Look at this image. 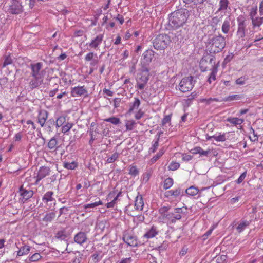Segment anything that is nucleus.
<instances>
[{
  "label": "nucleus",
  "mask_w": 263,
  "mask_h": 263,
  "mask_svg": "<svg viewBox=\"0 0 263 263\" xmlns=\"http://www.w3.org/2000/svg\"><path fill=\"white\" fill-rule=\"evenodd\" d=\"M194 85L193 77L189 76L183 78L179 83L178 88L182 92H186L191 91Z\"/></svg>",
  "instance_id": "423d86ee"
},
{
  "label": "nucleus",
  "mask_w": 263,
  "mask_h": 263,
  "mask_svg": "<svg viewBox=\"0 0 263 263\" xmlns=\"http://www.w3.org/2000/svg\"><path fill=\"white\" fill-rule=\"evenodd\" d=\"M102 204L103 202L101 200H99L98 201H96L92 203L85 204L84 205V209H87L88 208H94Z\"/></svg>",
  "instance_id": "37998d69"
},
{
  "label": "nucleus",
  "mask_w": 263,
  "mask_h": 263,
  "mask_svg": "<svg viewBox=\"0 0 263 263\" xmlns=\"http://www.w3.org/2000/svg\"><path fill=\"white\" fill-rule=\"evenodd\" d=\"M180 167V164L176 162H172L168 166V169L171 171H175Z\"/></svg>",
  "instance_id": "de8ad7c7"
},
{
  "label": "nucleus",
  "mask_w": 263,
  "mask_h": 263,
  "mask_svg": "<svg viewBox=\"0 0 263 263\" xmlns=\"http://www.w3.org/2000/svg\"><path fill=\"white\" fill-rule=\"evenodd\" d=\"M230 29V23L228 21H224L222 26V31L224 33H227Z\"/></svg>",
  "instance_id": "79ce46f5"
},
{
  "label": "nucleus",
  "mask_w": 263,
  "mask_h": 263,
  "mask_svg": "<svg viewBox=\"0 0 263 263\" xmlns=\"http://www.w3.org/2000/svg\"><path fill=\"white\" fill-rule=\"evenodd\" d=\"M229 1L228 0H220L219 2V8L218 11H221L222 10H226L228 6Z\"/></svg>",
  "instance_id": "2f4dec72"
},
{
  "label": "nucleus",
  "mask_w": 263,
  "mask_h": 263,
  "mask_svg": "<svg viewBox=\"0 0 263 263\" xmlns=\"http://www.w3.org/2000/svg\"><path fill=\"white\" fill-rule=\"evenodd\" d=\"M55 217V214L53 212H50L45 215L43 218V221H45L47 224L49 222H51Z\"/></svg>",
  "instance_id": "cd10ccee"
},
{
  "label": "nucleus",
  "mask_w": 263,
  "mask_h": 263,
  "mask_svg": "<svg viewBox=\"0 0 263 263\" xmlns=\"http://www.w3.org/2000/svg\"><path fill=\"white\" fill-rule=\"evenodd\" d=\"M53 193L52 191L46 192L43 197V201L46 202L52 201L54 199L53 198Z\"/></svg>",
  "instance_id": "7c9ffc66"
},
{
  "label": "nucleus",
  "mask_w": 263,
  "mask_h": 263,
  "mask_svg": "<svg viewBox=\"0 0 263 263\" xmlns=\"http://www.w3.org/2000/svg\"><path fill=\"white\" fill-rule=\"evenodd\" d=\"M257 6H255L254 7H252L251 9L250 15L251 16V19L254 18V17L256 16L257 14Z\"/></svg>",
  "instance_id": "4d7b16f0"
},
{
  "label": "nucleus",
  "mask_w": 263,
  "mask_h": 263,
  "mask_svg": "<svg viewBox=\"0 0 263 263\" xmlns=\"http://www.w3.org/2000/svg\"><path fill=\"white\" fill-rule=\"evenodd\" d=\"M234 57V54L231 53L228 55L224 59V62L226 63L229 62Z\"/></svg>",
  "instance_id": "0e129e2a"
},
{
  "label": "nucleus",
  "mask_w": 263,
  "mask_h": 263,
  "mask_svg": "<svg viewBox=\"0 0 263 263\" xmlns=\"http://www.w3.org/2000/svg\"><path fill=\"white\" fill-rule=\"evenodd\" d=\"M48 117V112L44 109H41L39 111L37 115V122L42 127H44L45 122Z\"/></svg>",
  "instance_id": "4468645a"
},
{
  "label": "nucleus",
  "mask_w": 263,
  "mask_h": 263,
  "mask_svg": "<svg viewBox=\"0 0 263 263\" xmlns=\"http://www.w3.org/2000/svg\"><path fill=\"white\" fill-rule=\"evenodd\" d=\"M104 121L107 122L111 123L114 125H118L120 123V119L116 117H112L104 119Z\"/></svg>",
  "instance_id": "f704fd0d"
},
{
  "label": "nucleus",
  "mask_w": 263,
  "mask_h": 263,
  "mask_svg": "<svg viewBox=\"0 0 263 263\" xmlns=\"http://www.w3.org/2000/svg\"><path fill=\"white\" fill-rule=\"evenodd\" d=\"M30 251V247L28 246H23L17 252L18 256H23L27 254Z\"/></svg>",
  "instance_id": "c85d7f7f"
},
{
  "label": "nucleus",
  "mask_w": 263,
  "mask_h": 263,
  "mask_svg": "<svg viewBox=\"0 0 263 263\" xmlns=\"http://www.w3.org/2000/svg\"><path fill=\"white\" fill-rule=\"evenodd\" d=\"M43 79H34L32 80L29 82V85L31 89H34L36 88L39 86L41 81H42Z\"/></svg>",
  "instance_id": "72a5a7b5"
},
{
  "label": "nucleus",
  "mask_w": 263,
  "mask_h": 263,
  "mask_svg": "<svg viewBox=\"0 0 263 263\" xmlns=\"http://www.w3.org/2000/svg\"><path fill=\"white\" fill-rule=\"evenodd\" d=\"M103 92L104 93L107 95L108 96L112 97L114 95V92L111 91L109 89L104 88L103 90Z\"/></svg>",
  "instance_id": "e2e57ef3"
},
{
  "label": "nucleus",
  "mask_w": 263,
  "mask_h": 263,
  "mask_svg": "<svg viewBox=\"0 0 263 263\" xmlns=\"http://www.w3.org/2000/svg\"><path fill=\"white\" fill-rule=\"evenodd\" d=\"M227 257L226 255H220L216 257V261L217 263H226Z\"/></svg>",
  "instance_id": "c03bdc74"
},
{
  "label": "nucleus",
  "mask_w": 263,
  "mask_h": 263,
  "mask_svg": "<svg viewBox=\"0 0 263 263\" xmlns=\"http://www.w3.org/2000/svg\"><path fill=\"white\" fill-rule=\"evenodd\" d=\"M123 239L124 241L130 246L136 247L138 245L136 237L130 234H125Z\"/></svg>",
  "instance_id": "2eb2a0df"
},
{
  "label": "nucleus",
  "mask_w": 263,
  "mask_h": 263,
  "mask_svg": "<svg viewBox=\"0 0 263 263\" xmlns=\"http://www.w3.org/2000/svg\"><path fill=\"white\" fill-rule=\"evenodd\" d=\"M154 57V52L152 50H147L143 53L142 61L146 64H149Z\"/></svg>",
  "instance_id": "dca6fc26"
},
{
  "label": "nucleus",
  "mask_w": 263,
  "mask_h": 263,
  "mask_svg": "<svg viewBox=\"0 0 263 263\" xmlns=\"http://www.w3.org/2000/svg\"><path fill=\"white\" fill-rule=\"evenodd\" d=\"M88 91L85 86L74 87L71 89V95L73 97L86 95Z\"/></svg>",
  "instance_id": "f8f14e48"
},
{
  "label": "nucleus",
  "mask_w": 263,
  "mask_h": 263,
  "mask_svg": "<svg viewBox=\"0 0 263 263\" xmlns=\"http://www.w3.org/2000/svg\"><path fill=\"white\" fill-rule=\"evenodd\" d=\"M199 190L197 187L191 186L185 190V193L189 196H195L199 193Z\"/></svg>",
  "instance_id": "a878e982"
},
{
  "label": "nucleus",
  "mask_w": 263,
  "mask_h": 263,
  "mask_svg": "<svg viewBox=\"0 0 263 263\" xmlns=\"http://www.w3.org/2000/svg\"><path fill=\"white\" fill-rule=\"evenodd\" d=\"M181 191L180 188L176 189L175 190H171L165 192V196L166 197L174 196L175 197H178L181 195Z\"/></svg>",
  "instance_id": "5701e85b"
},
{
  "label": "nucleus",
  "mask_w": 263,
  "mask_h": 263,
  "mask_svg": "<svg viewBox=\"0 0 263 263\" xmlns=\"http://www.w3.org/2000/svg\"><path fill=\"white\" fill-rule=\"evenodd\" d=\"M20 195L21 196L20 199L23 202H25L29 199L31 198L33 195V191L30 189H26L21 186L19 190Z\"/></svg>",
  "instance_id": "9d476101"
},
{
  "label": "nucleus",
  "mask_w": 263,
  "mask_h": 263,
  "mask_svg": "<svg viewBox=\"0 0 263 263\" xmlns=\"http://www.w3.org/2000/svg\"><path fill=\"white\" fill-rule=\"evenodd\" d=\"M135 124V122L134 121H128L125 124L126 128L128 130H131Z\"/></svg>",
  "instance_id": "8fccbe9b"
},
{
  "label": "nucleus",
  "mask_w": 263,
  "mask_h": 263,
  "mask_svg": "<svg viewBox=\"0 0 263 263\" xmlns=\"http://www.w3.org/2000/svg\"><path fill=\"white\" fill-rule=\"evenodd\" d=\"M58 141L55 137L52 138L47 144L48 148L51 152H55L58 149Z\"/></svg>",
  "instance_id": "4be33fe9"
},
{
  "label": "nucleus",
  "mask_w": 263,
  "mask_h": 263,
  "mask_svg": "<svg viewBox=\"0 0 263 263\" xmlns=\"http://www.w3.org/2000/svg\"><path fill=\"white\" fill-rule=\"evenodd\" d=\"M95 56H96V54L93 52H90L88 53L85 57V60L87 62H89L93 59Z\"/></svg>",
  "instance_id": "864d4df0"
},
{
  "label": "nucleus",
  "mask_w": 263,
  "mask_h": 263,
  "mask_svg": "<svg viewBox=\"0 0 263 263\" xmlns=\"http://www.w3.org/2000/svg\"><path fill=\"white\" fill-rule=\"evenodd\" d=\"M158 234L156 227L153 226L143 235V237L147 239L155 237Z\"/></svg>",
  "instance_id": "a211bd4d"
},
{
  "label": "nucleus",
  "mask_w": 263,
  "mask_h": 263,
  "mask_svg": "<svg viewBox=\"0 0 263 263\" xmlns=\"http://www.w3.org/2000/svg\"><path fill=\"white\" fill-rule=\"evenodd\" d=\"M121 99L119 98H115L114 100V106L115 108H118L120 104Z\"/></svg>",
  "instance_id": "680f3d73"
},
{
  "label": "nucleus",
  "mask_w": 263,
  "mask_h": 263,
  "mask_svg": "<svg viewBox=\"0 0 263 263\" xmlns=\"http://www.w3.org/2000/svg\"><path fill=\"white\" fill-rule=\"evenodd\" d=\"M63 166L65 168L72 170L75 169L78 166V164L76 162H75L74 161H73L71 163L64 162V164H63Z\"/></svg>",
  "instance_id": "e433bc0d"
},
{
  "label": "nucleus",
  "mask_w": 263,
  "mask_h": 263,
  "mask_svg": "<svg viewBox=\"0 0 263 263\" xmlns=\"http://www.w3.org/2000/svg\"><path fill=\"white\" fill-rule=\"evenodd\" d=\"M121 192H119L114 197V198L109 202H108L106 204V206L107 208H114L115 205L117 204V201L118 200V199L119 197L121 195Z\"/></svg>",
  "instance_id": "c756f323"
},
{
  "label": "nucleus",
  "mask_w": 263,
  "mask_h": 263,
  "mask_svg": "<svg viewBox=\"0 0 263 263\" xmlns=\"http://www.w3.org/2000/svg\"><path fill=\"white\" fill-rule=\"evenodd\" d=\"M210 138H213L215 141L217 142H223L226 140V134L224 133L219 135H214L210 137L208 139H210Z\"/></svg>",
  "instance_id": "473e14b6"
},
{
  "label": "nucleus",
  "mask_w": 263,
  "mask_h": 263,
  "mask_svg": "<svg viewBox=\"0 0 263 263\" xmlns=\"http://www.w3.org/2000/svg\"><path fill=\"white\" fill-rule=\"evenodd\" d=\"M169 210V208L166 206H163L161 208L159 211V213L161 214V215L166 218V215L167 214L166 213H167L168 211Z\"/></svg>",
  "instance_id": "3c124183"
},
{
  "label": "nucleus",
  "mask_w": 263,
  "mask_h": 263,
  "mask_svg": "<svg viewBox=\"0 0 263 263\" xmlns=\"http://www.w3.org/2000/svg\"><path fill=\"white\" fill-rule=\"evenodd\" d=\"M165 150L164 148H161L159 152L153 158L155 161L159 159L164 153Z\"/></svg>",
  "instance_id": "5fc2aeb1"
},
{
  "label": "nucleus",
  "mask_w": 263,
  "mask_h": 263,
  "mask_svg": "<svg viewBox=\"0 0 263 263\" xmlns=\"http://www.w3.org/2000/svg\"><path fill=\"white\" fill-rule=\"evenodd\" d=\"M193 153L194 154H199L201 156H208L209 154L210 153V150L208 149L206 151L203 150L201 147L198 146L195 147L192 149Z\"/></svg>",
  "instance_id": "b1692460"
},
{
  "label": "nucleus",
  "mask_w": 263,
  "mask_h": 263,
  "mask_svg": "<svg viewBox=\"0 0 263 263\" xmlns=\"http://www.w3.org/2000/svg\"><path fill=\"white\" fill-rule=\"evenodd\" d=\"M249 225V222L247 220H242L238 224L236 228V230L238 232L241 233L242 232L247 226Z\"/></svg>",
  "instance_id": "bb28decb"
},
{
  "label": "nucleus",
  "mask_w": 263,
  "mask_h": 263,
  "mask_svg": "<svg viewBox=\"0 0 263 263\" xmlns=\"http://www.w3.org/2000/svg\"><path fill=\"white\" fill-rule=\"evenodd\" d=\"M87 239V237L86 233L82 232H79L74 237V242L79 245L85 243Z\"/></svg>",
  "instance_id": "f3484780"
},
{
  "label": "nucleus",
  "mask_w": 263,
  "mask_h": 263,
  "mask_svg": "<svg viewBox=\"0 0 263 263\" xmlns=\"http://www.w3.org/2000/svg\"><path fill=\"white\" fill-rule=\"evenodd\" d=\"M219 67V62L216 64L214 62V65H212L211 74L208 78V81L211 84L213 81L216 80V76L218 71V68Z\"/></svg>",
  "instance_id": "6ab92c4d"
},
{
  "label": "nucleus",
  "mask_w": 263,
  "mask_h": 263,
  "mask_svg": "<svg viewBox=\"0 0 263 263\" xmlns=\"http://www.w3.org/2000/svg\"><path fill=\"white\" fill-rule=\"evenodd\" d=\"M171 116L172 115H169L165 116L162 120V124L163 126H164L167 123H169L171 122Z\"/></svg>",
  "instance_id": "603ef678"
},
{
  "label": "nucleus",
  "mask_w": 263,
  "mask_h": 263,
  "mask_svg": "<svg viewBox=\"0 0 263 263\" xmlns=\"http://www.w3.org/2000/svg\"><path fill=\"white\" fill-rule=\"evenodd\" d=\"M103 38L104 34H100L92 39L91 42L87 44H88L91 49L98 50L99 49V46L101 44L103 41Z\"/></svg>",
  "instance_id": "9b49d317"
},
{
  "label": "nucleus",
  "mask_w": 263,
  "mask_h": 263,
  "mask_svg": "<svg viewBox=\"0 0 263 263\" xmlns=\"http://www.w3.org/2000/svg\"><path fill=\"white\" fill-rule=\"evenodd\" d=\"M149 69L146 66H143L140 73L138 74L137 87L138 89L142 90L147 84L149 76Z\"/></svg>",
  "instance_id": "7ed1b4c3"
},
{
  "label": "nucleus",
  "mask_w": 263,
  "mask_h": 263,
  "mask_svg": "<svg viewBox=\"0 0 263 263\" xmlns=\"http://www.w3.org/2000/svg\"><path fill=\"white\" fill-rule=\"evenodd\" d=\"M116 19L120 22V24H123L124 22V18L123 16L121 14H118Z\"/></svg>",
  "instance_id": "774afa93"
},
{
  "label": "nucleus",
  "mask_w": 263,
  "mask_h": 263,
  "mask_svg": "<svg viewBox=\"0 0 263 263\" xmlns=\"http://www.w3.org/2000/svg\"><path fill=\"white\" fill-rule=\"evenodd\" d=\"M119 157V154L117 152L114 153L111 156L108 157L106 162L108 163L114 162Z\"/></svg>",
  "instance_id": "58836bf2"
},
{
  "label": "nucleus",
  "mask_w": 263,
  "mask_h": 263,
  "mask_svg": "<svg viewBox=\"0 0 263 263\" xmlns=\"http://www.w3.org/2000/svg\"><path fill=\"white\" fill-rule=\"evenodd\" d=\"M247 172H245L241 174V175L239 176V177L237 180L236 182L238 184H240L244 180L245 178L246 177Z\"/></svg>",
  "instance_id": "bf43d9fd"
},
{
  "label": "nucleus",
  "mask_w": 263,
  "mask_h": 263,
  "mask_svg": "<svg viewBox=\"0 0 263 263\" xmlns=\"http://www.w3.org/2000/svg\"><path fill=\"white\" fill-rule=\"evenodd\" d=\"M192 156L190 155L185 154L183 155L182 160L183 161H189L192 159Z\"/></svg>",
  "instance_id": "338daca9"
},
{
  "label": "nucleus",
  "mask_w": 263,
  "mask_h": 263,
  "mask_svg": "<svg viewBox=\"0 0 263 263\" xmlns=\"http://www.w3.org/2000/svg\"><path fill=\"white\" fill-rule=\"evenodd\" d=\"M227 121L235 126L241 125L244 122L243 119L236 117H229L227 118Z\"/></svg>",
  "instance_id": "393cba45"
},
{
  "label": "nucleus",
  "mask_w": 263,
  "mask_h": 263,
  "mask_svg": "<svg viewBox=\"0 0 263 263\" xmlns=\"http://www.w3.org/2000/svg\"><path fill=\"white\" fill-rule=\"evenodd\" d=\"M246 78L245 77H240L236 80V83L239 85H243L245 83Z\"/></svg>",
  "instance_id": "052dcab7"
},
{
  "label": "nucleus",
  "mask_w": 263,
  "mask_h": 263,
  "mask_svg": "<svg viewBox=\"0 0 263 263\" xmlns=\"http://www.w3.org/2000/svg\"><path fill=\"white\" fill-rule=\"evenodd\" d=\"M73 123L68 122L64 125L62 127V132L64 134L66 133L73 127Z\"/></svg>",
  "instance_id": "a19ab883"
},
{
  "label": "nucleus",
  "mask_w": 263,
  "mask_h": 263,
  "mask_svg": "<svg viewBox=\"0 0 263 263\" xmlns=\"http://www.w3.org/2000/svg\"><path fill=\"white\" fill-rule=\"evenodd\" d=\"M51 170L49 167L43 166L40 168L37 175L35 178L36 179L35 184H38L39 182L46 177V176L50 175Z\"/></svg>",
  "instance_id": "1a4fd4ad"
},
{
  "label": "nucleus",
  "mask_w": 263,
  "mask_h": 263,
  "mask_svg": "<svg viewBox=\"0 0 263 263\" xmlns=\"http://www.w3.org/2000/svg\"><path fill=\"white\" fill-rule=\"evenodd\" d=\"M129 174L136 176L139 174V170L138 169L137 166L132 165L129 167Z\"/></svg>",
  "instance_id": "c9c22d12"
},
{
  "label": "nucleus",
  "mask_w": 263,
  "mask_h": 263,
  "mask_svg": "<svg viewBox=\"0 0 263 263\" xmlns=\"http://www.w3.org/2000/svg\"><path fill=\"white\" fill-rule=\"evenodd\" d=\"M226 45L225 38L221 35L208 39L206 43V50L211 54H216L222 51Z\"/></svg>",
  "instance_id": "f257e3e1"
},
{
  "label": "nucleus",
  "mask_w": 263,
  "mask_h": 263,
  "mask_svg": "<svg viewBox=\"0 0 263 263\" xmlns=\"http://www.w3.org/2000/svg\"><path fill=\"white\" fill-rule=\"evenodd\" d=\"M140 105V100L138 98H134V101L130 103L128 112L131 113L135 110L138 109Z\"/></svg>",
  "instance_id": "412c9836"
},
{
  "label": "nucleus",
  "mask_w": 263,
  "mask_h": 263,
  "mask_svg": "<svg viewBox=\"0 0 263 263\" xmlns=\"http://www.w3.org/2000/svg\"><path fill=\"white\" fill-rule=\"evenodd\" d=\"M144 206V202L141 195H138L136 197L135 201V207L136 210H143Z\"/></svg>",
  "instance_id": "aec40b11"
},
{
  "label": "nucleus",
  "mask_w": 263,
  "mask_h": 263,
  "mask_svg": "<svg viewBox=\"0 0 263 263\" xmlns=\"http://www.w3.org/2000/svg\"><path fill=\"white\" fill-rule=\"evenodd\" d=\"M253 25L254 27H259L263 23V17H256L252 20Z\"/></svg>",
  "instance_id": "ea45409f"
},
{
  "label": "nucleus",
  "mask_w": 263,
  "mask_h": 263,
  "mask_svg": "<svg viewBox=\"0 0 263 263\" xmlns=\"http://www.w3.org/2000/svg\"><path fill=\"white\" fill-rule=\"evenodd\" d=\"M9 12L13 14H19L23 11V6L18 0H12L9 8Z\"/></svg>",
  "instance_id": "0eeeda50"
},
{
  "label": "nucleus",
  "mask_w": 263,
  "mask_h": 263,
  "mask_svg": "<svg viewBox=\"0 0 263 263\" xmlns=\"http://www.w3.org/2000/svg\"><path fill=\"white\" fill-rule=\"evenodd\" d=\"M116 195V192L115 191H112V192H110L107 195V198L106 199L108 201L110 199H111L112 198H114L115 196Z\"/></svg>",
  "instance_id": "69168bd1"
},
{
  "label": "nucleus",
  "mask_w": 263,
  "mask_h": 263,
  "mask_svg": "<svg viewBox=\"0 0 263 263\" xmlns=\"http://www.w3.org/2000/svg\"><path fill=\"white\" fill-rule=\"evenodd\" d=\"M189 16L188 11L186 9H181L173 13L170 17V22L171 25L178 28L183 26L186 22Z\"/></svg>",
  "instance_id": "f03ea898"
},
{
  "label": "nucleus",
  "mask_w": 263,
  "mask_h": 263,
  "mask_svg": "<svg viewBox=\"0 0 263 263\" xmlns=\"http://www.w3.org/2000/svg\"><path fill=\"white\" fill-rule=\"evenodd\" d=\"M171 39L166 34H159L153 41V46L157 50L164 49L170 43Z\"/></svg>",
  "instance_id": "20e7f679"
},
{
  "label": "nucleus",
  "mask_w": 263,
  "mask_h": 263,
  "mask_svg": "<svg viewBox=\"0 0 263 263\" xmlns=\"http://www.w3.org/2000/svg\"><path fill=\"white\" fill-rule=\"evenodd\" d=\"M173 185V180L172 178H166L164 181L163 188L165 190L170 189Z\"/></svg>",
  "instance_id": "4c0bfd02"
},
{
  "label": "nucleus",
  "mask_w": 263,
  "mask_h": 263,
  "mask_svg": "<svg viewBox=\"0 0 263 263\" xmlns=\"http://www.w3.org/2000/svg\"><path fill=\"white\" fill-rule=\"evenodd\" d=\"M237 35L239 37H243L245 36V28L242 25H239Z\"/></svg>",
  "instance_id": "a18cd8bd"
},
{
  "label": "nucleus",
  "mask_w": 263,
  "mask_h": 263,
  "mask_svg": "<svg viewBox=\"0 0 263 263\" xmlns=\"http://www.w3.org/2000/svg\"><path fill=\"white\" fill-rule=\"evenodd\" d=\"M42 256L39 253H35L33 254L31 257H29V261L31 262L37 261H39Z\"/></svg>",
  "instance_id": "09e8293b"
},
{
  "label": "nucleus",
  "mask_w": 263,
  "mask_h": 263,
  "mask_svg": "<svg viewBox=\"0 0 263 263\" xmlns=\"http://www.w3.org/2000/svg\"><path fill=\"white\" fill-rule=\"evenodd\" d=\"M187 209L186 208H177L172 213H167L166 215V219L168 222L173 223L177 220H179L182 217V214L185 213Z\"/></svg>",
  "instance_id": "39448f33"
},
{
  "label": "nucleus",
  "mask_w": 263,
  "mask_h": 263,
  "mask_svg": "<svg viewBox=\"0 0 263 263\" xmlns=\"http://www.w3.org/2000/svg\"><path fill=\"white\" fill-rule=\"evenodd\" d=\"M30 66L31 70V74L34 79H43V76L41 71L43 64L41 63L31 64Z\"/></svg>",
  "instance_id": "6e6552de"
},
{
  "label": "nucleus",
  "mask_w": 263,
  "mask_h": 263,
  "mask_svg": "<svg viewBox=\"0 0 263 263\" xmlns=\"http://www.w3.org/2000/svg\"><path fill=\"white\" fill-rule=\"evenodd\" d=\"M215 57L211 58L209 61H208L204 58L201 59L199 63V66L201 70L203 72L205 71L209 68V65L211 64V66L214 65V62L215 63Z\"/></svg>",
  "instance_id": "ddd939ff"
},
{
  "label": "nucleus",
  "mask_w": 263,
  "mask_h": 263,
  "mask_svg": "<svg viewBox=\"0 0 263 263\" xmlns=\"http://www.w3.org/2000/svg\"><path fill=\"white\" fill-rule=\"evenodd\" d=\"M66 121V119L63 116H60L56 120L55 125L57 127L61 126Z\"/></svg>",
  "instance_id": "49530a36"
},
{
  "label": "nucleus",
  "mask_w": 263,
  "mask_h": 263,
  "mask_svg": "<svg viewBox=\"0 0 263 263\" xmlns=\"http://www.w3.org/2000/svg\"><path fill=\"white\" fill-rule=\"evenodd\" d=\"M159 138H158L157 140L154 142V143L153 144L152 147L150 148V151L154 153L156 152L157 149L158 148L159 146Z\"/></svg>",
  "instance_id": "6e6d98bb"
},
{
  "label": "nucleus",
  "mask_w": 263,
  "mask_h": 263,
  "mask_svg": "<svg viewBox=\"0 0 263 263\" xmlns=\"http://www.w3.org/2000/svg\"><path fill=\"white\" fill-rule=\"evenodd\" d=\"M144 115V112L142 109H139L135 115V118L137 120L141 119Z\"/></svg>",
  "instance_id": "13d9d810"
}]
</instances>
